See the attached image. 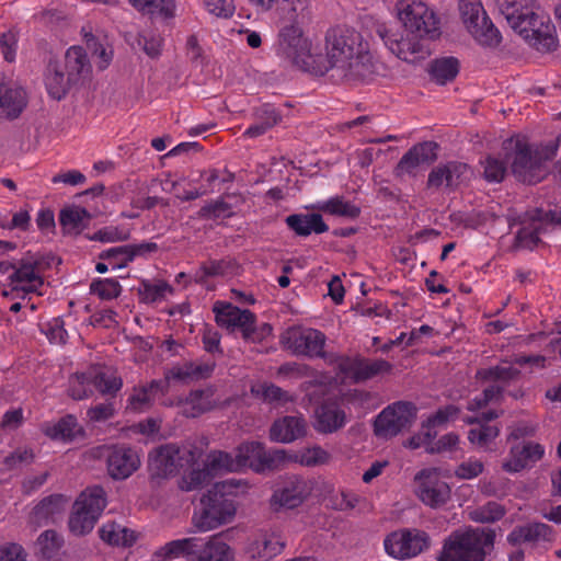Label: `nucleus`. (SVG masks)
<instances>
[{
	"instance_id": "nucleus-1",
	"label": "nucleus",
	"mask_w": 561,
	"mask_h": 561,
	"mask_svg": "<svg viewBox=\"0 0 561 561\" xmlns=\"http://www.w3.org/2000/svg\"><path fill=\"white\" fill-rule=\"evenodd\" d=\"M325 64L316 67V73L329 70L346 81H366L378 71L377 62L362 34L353 27L336 25L324 36Z\"/></svg>"
},
{
	"instance_id": "nucleus-2",
	"label": "nucleus",
	"mask_w": 561,
	"mask_h": 561,
	"mask_svg": "<svg viewBox=\"0 0 561 561\" xmlns=\"http://www.w3.org/2000/svg\"><path fill=\"white\" fill-rule=\"evenodd\" d=\"M510 26L538 50L551 51L558 46L554 25L536 0H494Z\"/></svg>"
},
{
	"instance_id": "nucleus-3",
	"label": "nucleus",
	"mask_w": 561,
	"mask_h": 561,
	"mask_svg": "<svg viewBox=\"0 0 561 561\" xmlns=\"http://www.w3.org/2000/svg\"><path fill=\"white\" fill-rule=\"evenodd\" d=\"M91 72L92 65L85 49L71 46L65 54L64 65L49 61L45 75L47 92L54 100L60 101L72 85L89 80Z\"/></svg>"
},
{
	"instance_id": "nucleus-4",
	"label": "nucleus",
	"mask_w": 561,
	"mask_h": 561,
	"mask_svg": "<svg viewBox=\"0 0 561 561\" xmlns=\"http://www.w3.org/2000/svg\"><path fill=\"white\" fill-rule=\"evenodd\" d=\"M504 149L508 151L507 159L515 178L528 184H536L545 178L546 162L554 157L553 147H534L519 138L505 141Z\"/></svg>"
},
{
	"instance_id": "nucleus-5",
	"label": "nucleus",
	"mask_w": 561,
	"mask_h": 561,
	"mask_svg": "<svg viewBox=\"0 0 561 561\" xmlns=\"http://www.w3.org/2000/svg\"><path fill=\"white\" fill-rule=\"evenodd\" d=\"M241 485L240 480H226L216 483L201 500L202 508L193 515V523L199 531H209L230 523L237 512L233 499L228 495Z\"/></svg>"
},
{
	"instance_id": "nucleus-6",
	"label": "nucleus",
	"mask_w": 561,
	"mask_h": 561,
	"mask_svg": "<svg viewBox=\"0 0 561 561\" xmlns=\"http://www.w3.org/2000/svg\"><path fill=\"white\" fill-rule=\"evenodd\" d=\"M494 540L495 531L488 527L455 531L445 540L438 561H484Z\"/></svg>"
},
{
	"instance_id": "nucleus-7",
	"label": "nucleus",
	"mask_w": 561,
	"mask_h": 561,
	"mask_svg": "<svg viewBox=\"0 0 561 561\" xmlns=\"http://www.w3.org/2000/svg\"><path fill=\"white\" fill-rule=\"evenodd\" d=\"M280 26L274 50L282 60L305 71L316 73L311 55V41L305 35L306 23L279 22Z\"/></svg>"
},
{
	"instance_id": "nucleus-8",
	"label": "nucleus",
	"mask_w": 561,
	"mask_h": 561,
	"mask_svg": "<svg viewBox=\"0 0 561 561\" xmlns=\"http://www.w3.org/2000/svg\"><path fill=\"white\" fill-rule=\"evenodd\" d=\"M106 506V493L102 486L87 488L73 504L69 529L76 536L89 534Z\"/></svg>"
},
{
	"instance_id": "nucleus-9",
	"label": "nucleus",
	"mask_w": 561,
	"mask_h": 561,
	"mask_svg": "<svg viewBox=\"0 0 561 561\" xmlns=\"http://www.w3.org/2000/svg\"><path fill=\"white\" fill-rule=\"evenodd\" d=\"M399 20L419 38L439 36V20L435 12L420 0H399L396 3Z\"/></svg>"
},
{
	"instance_id": "nucleus-10",
	"label": "nucleus",
	"mask_w": 561,
	"mask_h": 561,
	"mask_svg": "<svg viewBox=\"0 0 561 561\" xmlns=\"http://www.w3.org/2000/svg\"><path fill=\"white\" fill-rule=\"evenodd\" d=\"M199 457V449L192 445L165 444L151 454L149 467L152 477L168 478L176 474L181 468L194 465Z\"/></svg>"
},
{
	"instance_id": "nucleus-11",
	"label": "nucleus",
	"mask_w": 561,
	"mask_h": 561,
	"mask_svg": "<svg viewBox=\"0 0 561 561\" xmlns=\"http://www.w3.org/2000/svg\"><path fill=\"white\" fill-rule=\"evenodd\" d=\"M459 12L467 30L480 45L494 47L500 44V31L488 16L481 0H459Z\"/></svg>"
},
{
	"instance_id": "nucleus-12",
	"label": "nucleus",
	"mask_w": 561,
	"mask_h": 561,
	"mask_svg": "<svg viewBox=\"0 0 561 561\" xmlns=\"http://www.w3.org/2000/svg\"><path fill=\"white\" fill-rule=\"evenodd\" d=\"M327 336L317 329L290 327L280 335V344L297 356L328 359L324 352Z\"/></svg>"
},
{
	"instance_id": "nucleus-13",
	"label": "nucleus",
	"mask_w": 561,
	"mask_h": 561,
	"mask_svg": "<svg viewBox=\"0 0 561 561\" xmlns=\"http://www.w3.org/2000/svg\"><path fill=\"white\" fill-rule=\"evenodd\" d=\"M417 409L408 401H397L386 407L376 417L374 433L378 437L391 438L409 430L416 420Z\"/></svg>"
},
{
	"instance_id": "nucleus-14",
	"label": "nucleus",
	"mask_w": 561,
	"mask_h": 561,
	"mask_svg": "<svg viewBox=\"0 0 561 561\" xmlns=\"http://www.w3.org/2000/svg\"><path fill=\"white\" fill-rule=\"evenodd\" d=\"M216 323L229 331L239 329L245 341L256 342L261 337L257 335L255 327L256 317L248 309H240L230 302L216 301L213 306Z\"/></svg>"
},
{
	"instance_id": "nucleus-15",
	"label": "nucleus",
	"mask_w": 561,
	"mask_h": 561,
	"mask_svg": "<svg viewBox=\"0 0 561 561\" xmlns=\"http://www.w3.org/2000/svg\"><path fill=\"white\" fill-rule=\"evenodd\" d=\"M383 546L386 552L398 560H407L422 553L430 547V536L420 529H402L389 534Z\"/></svg>"
},
{
	"instance_id": "nucleus-16",
	"label": "nucleus",
	"mask_w": 561,
	"mask_h": 561,
	"mask_svg": "<svg viewBox=\"0 0 561 561\" xmlns=\"http://www.w3.org/2000/svg\"><path fill=\"white\" fill-rule=\"evenodd\" d=\"M414 482L415 494L426 506L438 508L450 499V486L439 477L436 468L422 469L415 474Z\"/></svg>"
},
{
	"instance_id": "nucleus-17",
	"label": "nucleus",
	"mask_w": 561,
	"mask_h": 561,
	"mask_svg": "<svg viewBox=\"0 0 561 561\" xmlns=\"http://www.w3.org/2000/svg\"><path fill=\"white\" fill-rule=\"evenodd\" d=\"M237 455L240 470L249 467L255 472L276 469L286 460L285 450H266L259 442L241 444L237 448Z\"/></svg>"
},
{
	"instance_id": "nucleus-18",
	"label": "nucleus",
	"mask_w": 561,
	"mask_h": 561,
	"mask_svg": "<svg viewBox=\"0 0 561 561\" xmlns=\"http://www.w3.org/2000/svg\"><path fill=\"white\" fill-rule=\"evenodd\" d=\"M339 371L354 382L368 380L381 373H389L392 365L385 359H367L360 356L337 358Z\"/></svg>"
},
{
	"instance_id": "nucleus-19",
	"label": "nucleus",
	"mask_w": 561,
	"mask_h": 561,
	"mask_svg": "<svg viewBox=\"0 0 561 561\" xmlns=\"http://www.w3.org/2000/svg\"><path fill=\"white\" fill-rule=\"evenodd\" d=\"M140 463L137 450L127 445H114L106 449V469L114 480L129 478L138 470Z\"/></svg>"
},
{
	"instance_id": "nucleus-20",
	"label": "nucleus",
	"mask_w": 561,
	"mask_h": 561,
	"mask_svg": "<svg viewBox=\"0 0 561 561\" xmlns=\"http://www.w3.org/2000/svg\"><path fill=\"white\" fill-rule=\"evenodd\" d=\"M346 422V413L337 398L324 399L314 409L313 428L320 434L336 433Z\"/></svg>"
},
{
	"instance_id": "nucleus-21",
	"label": "nucleus",
	"mask_w": 561,
	"mask_h": 561,
	"mask_svg": "<svg viewBox=\"0 0 561 561\" xmlns=\"http://www.w3.org/2000/svg\"><path fill=\"white\" fill-rule=\"evenodd\" d=\"M311 489L305 479L289 478L280 488L274 491L271 497V507L274 512L296 508L305 501Z\"/></svg>"
},
{
	"instance_id": "nucleus-22",
	"label": "nucleus",
	"mask_w": 561,
	"mask_h": 561,
	"mask_svg": "<svg viewBox=\"0 0 561 561\" xmlns=\"http://www.w3.org/2000/svg\"><path fill=\"white\" fill-rule=\"evenodd\" d=\"M437 149L438 145L434 141H424L414 145L398 162L396 168L397 175H415L420 165L431 164L437 159Z\"/></svg>"
},
{
	"instance_id": "nucleus-23",
	"label": "nucleus",
	"mask_w": 561,
	"mask_h": 561,
	"mask_svg": "<svg viewBox=\"0 0 561 561\" xmlns=\"http://www.w3.org/2000/svg\"><path fill=\"white\" fill-rule=\"evenodd\" d=\"M192 561H234V550L225 541L222 534L196 537Z\"/></svg>"
},
{
	"instance_id": "nucleus-24",
	"label": "nucleus",
	"mask_w": 561,
	"mask_h": 561,
	"mask_svg": "<svg viewBox=\"0 0 561 561\" xmlns=\"http://www.w3.org/2000/svg\"><path fill=\"white\" fill-rule=\"evenodd\" d=\"M307 422L302 415H286L276 420L270 430V437L278 443H291L306 434Z\"/></svg>"
},
{
	"instance_id": "nucleus-25",
	"label": "nucleus",
	"mask_w": 561,
	"mask_h": 561,
	"mask_svg": "<svg viewBox=\"0 0 561 561\" xmlns=\"http://www.w3.org/2000/svg\"><path fill=\"white\" fill-rule=\"evenodd\" d=\"M554 531L551 526L543 523H529L516 526L507 535V542L513 546L522 543H537L539 541H552Z\"/></svg>"
},
{
	"instance_id": "nucleus-26",
	"label": "nucleus",
	"mask_w": 561,
	"mask_h": 561,
	"mask_svg": "<svg viewBox=\"0 0 561 561\" xmlns=\"http://www.w3.org/2000/svg\"><path fill=\"white\" fill-rule=\"evenodd\" d=\"M543 453L540 444L515 445L511 448L508 459L503 462V469L507 472H519L529 463L540 460Z\"/></svg>"
},
{
	"instance_id": "nucleus-27",
	"label": "nucleus",
	"mask_w": 561,
	"mask_h": 561,
	"mask_svg": "<svg viewBox=\"0 0 561 561\" xmlns=\"http://www.w3.org/2000/svg\"><path fill=\"white\" fill-rule=\"evenodd\" d=\"M468 172V165L458 161H450L434 168L427 179L428 187H456Z\"/></svg>"
},
{
	"instance_id": "nucleus-28",
	"label": "nucleus",
	"mask_w": 561,
	"mask_h": 561,
	"mask_svg": "<svg viewBox=\"0 0 561 561\" xmlns=\"http://www.w3.org/2000/svg\"><path fill=\"white\" fill-rule=\"evenodd\" d=\"M26 106L25 91L11 83L0 82V116L14 119Z\"/></svg>"
},
{
	"instance_id": "nucleus-29",
	"label": "nucleus",
	"mask_w": 561,
	"mask_h": 561,
	"mask_svg": "<svg viewBox=\"0 0 561 561\" xmlns=\"http://www.w3.org/2000/svg\"><path fill=\"white\" fill-rule=\"evenodd\" d=\"M168 389L167 381L152 380L148 385L135 387L127 400L126 409L140 413L149 410L157 394H163Z\"/></svg>"
},
{
	"instance_id": "nucleus-30",
	"label": "nucleus",
	"mask_w": 561,
	"mask_h": 561,
	"mask_svg": "<svg viewBox=\"0 0 561 561\" xmlns=\"http://www.w3.org/2000/svg\"><path fill=\"white\" fill-rule=\"evenodd\" d=\"M541 215L542 209L536 208L531 211L529 222H524V226L516 233L515 248L534 250L540 243L539 236L547 231Z\"/></svg>"
},
{
	"instance_id": "nucleus-31",
	"label": "nucleus",
	"mask_w": 561,
	"mask_h": 561,
	"mask_svg": "<svg viewBox=\"0 0 561 561\" xmlns=\"http://www.w3.org/2000/svg\"><path fill=\"white\" fill-rule=\"evenodd\" d=\"M287 227L299 237H308L312 232L324 233L329 226L318 213L293 214L285 218Z\"/></svg>"
},
{
	"instance_id": "nucleus-32",
	"label": "nucleus",
	"mask_w": 561,
	"mask_h": 561,
	"mask_svg": "<svg viewBox=\"0 0 561 561\" xmlns=\"http://www.w3.org/2000/svg\"><path fill=\"white\" fill-rule=\"evenodd\" d=\"M284 548L285 541L280 535L264 533L251 543L249 552L251 557L257 561H270L282 553Z\"/></svg>"
},
{
	"instance_id": "nucleus-33",
	"label": "nucleus",
	"mask_w": 561,
	"mask_h": 561,
	"mask_svg": "<svg viewBox=\"0 0 561 561\" xmlns=\"http://www.w3.org/2000/svg\"><path fill=\"white\" fill-rule=\"evenodd\" d=\"M279 22L309 23L312 20L310 0H277Z\"/></svg>"
},
{
	"instance_id": "nucleus-34",
	"label": "nucleus",
	"mask_w": 561,
	"mask_h": 561,
	"mask_svg": "<svg viewBox=\"0 0 561 561\" xmlns=\"http://www.w3.org/2000/svg\"><path fill=\"white\" fill-rule=\"evenodd\" d=\"M379 33L390 51L407 62H414L422 54V47L417 42L399 37L387 30Z\"/></svg>"
},
{
	"instance_id": "nucleus-35",
	"label": "nucleus",
	"mask_w": 561,
	"mask_h": 561,
	"mask_svg": "<svg viewBox=\"0 0 561 561\" xmlns=\"http://www.w3.org/2000/svg\"><path fill=\"white\" fill-rule=\"evenodd\" d=\"M11 283L25 285L20 289L24 293H35L44 284L43 278L36 271V263L21 261L14 273L10 275Z\"/></svg>"
},
{
	"instance_id": "nucleus-36",
	"label": "nucleus",
	"mask_w": 561,
	"mask_h": 561,
	"mask_svg": "<svg viewBox=\"0 0 561 561\" xmlns=\"http://www.w3.org/2000/svg\"><path fill=\"white\" fill-rule=\"evenodd\" d=\"M99 533L101 539L112 546L129 547L136 541L133 530L114 522L104 524Z\"/></svg>"
},
{
	"instance_id": "nucleus-37",
	"label": "nucleus",
	"mask_w": 561,
	"mask_h": 561,
	"mask_svg": "<svg viewBox=\"0 0 561 561\" xmlns=\"http://www.w3.org/2000/svg\"><path fill=\"white\" fill-rule=\"evenodd\" d=\"M459 72V61L455 57H444L432 61L430 67L431 79L438 84L453 81Z\"/></svg>"
},
{
	"instance_id": "nucleus-38",
	"label": "nucleus",
	"mask_w": 561,
	"mask_h": 561,
	"mask_svg": "<svg viewBox=\"0 0 561 561\" xmlns=\"http://www.w3.org/2000/svg\"><path fill=\"white\" fill-rule=\"evenodd\" d=\"M80 432L81 427L79 426L77 419L70 414L61 417L53 425H47L44 430L46 436L65 442L72 440L78 434H80Z\"/></svg>"
},
{
	"instance_id": "nucleus-39",
	"label": "nucleus",
	"mask_w": 561,
	"mask_h": 561,
	"mask_svg": "<svg viewBox=\"0 0 561 561\" xmlns=\"http://www.w3.org/2000/svg\"><path fill=\"white\" fill-rule=\"evenodd\" d=\"M317 208L330 215L355 219L360 215V207L345 201L342 196H334L325 202L319 203Z\"/></svg>"
},
{
	"instance_id": "nucleus-40",
	"label": "nucleus",
	"mask_w": 561,
	"mask_h": 561,
	"mask_svg": "<svg viewBox=\"0 0 561 561\" xmlns=\"http://www.w3.org/2000/svg\"><path fill=\"white\" fill-rule=\"evenodd\" d=\"M90 218L88 210L80 207L65 208L59 214L60 225L68 233H80Z\"/></svg>"
},
{
	"instance_id": "nucleus-41",
	"label": "nucleus",
	"mask_w": 561,
	"mask_h": 561,
	"mask_svg": "<svg viewBox=\"0 0 561 561\" xmlns=\"http://www.w3.org/2000/svg\"><path fill=\"white\" fill-rule=\"evenodd\" d=\"M520 371L511 364H501L489 368H481L477 371L476 377L483 381H495L508 383L518 378Z\"/></svg>"
},
{
	"instance_id": "nucleus-42",
	"label": "nucleus",
	"mask_w": 561,
	"mask_h": 561,
	"mask_svg": "<svg viewBox=\"0 0 561 561\" xmlns=\"http://www.w3.org/2000/svg\"><path fill=\"white\" fill-rule=\"evenodd\" d=\"M195 542L196 537L172 540L161 547L157 554L163 558L183 557L186 561H192Z\"/></svg>"
},
{
	"instance_id": "nucleus-43",
	"label": "nucleus",
	"mask_w": 561,
	"mask_h": 561,
	"mask_svg": "<svg viewBox=\"0 0 561 561\" xmlns=\"http://www.w3.org/2000/svg\"><path fill=\"white\" fill-rule=\"evenodd\" d=\"M277 373L278 375L294 378L314 377L313 380L309 381L310 386L323 385L325 379H328L324 374H318L309 365L296 362H289L280 365Z\"/></svg>"
},
{
	"instance_id": "nucleus-44",
	"label": "nucleus",
	"mask_w": 561,
	"mask_h": 561,
	"mask_svg": "<svg viewBox=\"0 0 561 561\" xmlns=\"http://www.w3.org/2000/svg\"><path fill=\"white\" fill-rule=\"evenodd\" d=\"M39 552L46 561H58L59 552L64 546V538L55 530H46L37 538Z\"/></svg>"
},
{
	"instance_id": "nucleus-45",
	"label": "nucleus",
	"mask_w": 561,
	"mask_h": 561,
	"mask_svg": "<svg viewBox=\"0 0 561 561\" xmlns=\"http://www.w3.org/2000/svg\"><path fill=\"white\" fill-rule=\"evenodd\" d=\"M129 2L145 14L172 18L175 11L174 0H129Z\"/></svg>"
},
{
	"instance_id": "nucleus-46",
	"label": "nucleus",
	"mask_w": 561,
	"mask_h": 561,
	"mask_svg": "<svg viewBox=\"0 0 561 561\" xmlns=\"http://www.w3.org/2000/svg\"><path fill=\"white\" fill-rule=\"evenodd\" d=\"M234 263L230 260H209L203 263L195 274L198 283H204L208 277L226 276L233 272Z\"/></svg>"
},
{
	"instance_id": "nucleus-47",
	"label": "nucleus",
	"mask_w": 561,
	"mask_h": 561,
	"mask_svg": "<svg viewBox=\"0 0 561 561\" xmlns=\"http://www.w3.org/2000/svg\"><path fill=\"white\" fill-rule=\"evenodd\" d=\"M206 465L214 476L222 471L233 472L240 470L238 455L236 454L233 457L231 454L221 450L211 451L207 457Z\"/></svg>"
},
{
	"instance_id": "nucleus-48",
	"label": "nucleus",
	"mask_w": 561,
	"mask_h": 561,
	"mask_svg": "<svg viewBox=\"0 0 561 561\" xmlns=\"http://www.w3.org/2000/svg\"><path fill=\"white\" fill-rule=\"evenodd\" d=\"M90 382L105 396H115L123 386L121 377L108 370H99L91 375Z\"/></svg>"
},
{
	"instance_id": "nucleus-49",
	"label": "nucleus",
	"mask_w": 561,
	"mask_h": 561,
	"mask_svg": "<svg viewBox=\"0 0 561 561\" xmlns=\"http://www.w3.org/2000/svg\"><path fill=\"white\" fill-rule=\"evenodd\" d=\"M211 409L210 396L204 390H193L186 398L184 414L188 417H196Z\"/></svg>"
},
{
	"instance_id": "nucleus-50",
	"label": "nucleus",
	"mask_w": 561,
	"mask_h": 561,
	"mask_svg": "<svg viewBox=\"0 0 561 561\" xmlns=\"http://www.w3.org/2000/svg\"><path fill=\"white\" fill-rule=\"evenodd\" d=\"M99 259L107 261L112 270H118L126 267L133 261V253L126 244L102 251Z\"/></svg>"
},
{
	"instance_id": "nucleus-51",
	"label": "nucleus",
	"mask_w": 561,
	"mask_h": 561,
	"mask_svg": "<svg viewBox=\"0 0 561 561\" xmlns=\"http://www.w3.org/2000/svg\"><path fill=\"white\" fill-rule=\"evenodd\" d=\"M65 499L62 495L54 494L43 499L33 510L36 519L53 518L62 511Z\"/></svg>"
},
{
	"instance_id": "nucleus-52",
	"label": "nucleus",
	"mask_w": 561,
	"mask_h": 561,
	"mask_svg": "<svg viewBox=\"0 0 561 561\" xmlns=\"http://www.w3.org/2000/svg\"><path fill=\"white\" fill-rule=\"evenodd\" d=\"M504 515V507L494 501H490L469 513L470 518L477 523H494L500 520Z\"/></svg>"
},
{
	"instance_id": "nucleus-53",
	"label": "nucleus",
	"mask_w": 561,
	"mask_h": 561,
	"mask_svg": "<svg viewBox=\"0 0 561 561\" xmlns=\"http://www.w3.org/2000/svg\"><path fill=\"white\" fill-rule=\"evenodd\" d=\"M90 290L101 299L110 300L119 296L122 287L114 278H99L91 283Z\"/></svg>"
},
{
	"instance_id": "nucleus-54",
	"label": "nucleus",
	"mask_w": 561,
	"mask_h": 561,
	"mask_svg": "<svg viewBox=\"0 0 561 561\" xmlns=\"http://www.w3.org/2000/svg\"><path fill=\"white\" fill-rule=\"evenodd\" d=\"M214 477L207 465L204 469H193L181 480L180 488L184 491H193L203 488Z\"/></svg>"
},
{
	"instance_id": "nucleus-55",
	"label": "nucleus",
	"mask_w": 561,
	"mask_h": 561,
	"mask_svg": "<svg viewBox=\"0 0 561 561\" xmlns=\"http://www.w3.org/2000/svg\"><path fill=\"white\" fill-rule=\"evenodd\" d=\"M171 290V286L165 282L151 283L142 280L139 294L145 302H156L164 298L165 294Z\"/></svg>"
},
{
	"instance_id": "nucleus-56",
	"label": "nucleus",
	"mask_w": 561,
	"mask_h": 561,
	"mask_svg": "<svg viewBox=\"0 0 561 561\" xmlns=\"http://www.w3.org/2000/svg\"><path fill=\"white\" fill-rule=\"evenodd\" d=\"M330 459V455L320 446H313L304 449L296 455V460L306 467H316L319 465L327 463Z\"/></svg>"
},
{
	"instance_id": "nucleus-57",
	"label": "nucleus",
	"mask_w": 561,
	"mask_h": 561,
	"mask_svg": "<svg viewBox=\"0 0 561 561\" xmlns=\"http://www.w3.org/2000/svg\"><path fill=\"white\" fill-rule=\"evenodd\" d=\"M41 331L47 336L51 343L65 344L67 340V331L65 322L60 317L53 318L51 320L41 325Z\"/></svg>"
},
{
	"instance_id": "nucleus-58",
	"label": "nucleus",
	"mask_w": 561,
	"mask_h": 561,
	"mask_svg": "<svg viewBox=\"0 0 561 561\" xmlns=\"http://www.w3.org/2000/svg\"><path fill=\"white\" fill-rule=\"evenodd\" d=\"M499 433V427L490 424H481L479 427L469 431L468 439L471 444L482 447L495 439Z\"/></svg>"
},
{
	"instance_id": "nucleus-59",
	"label": "nucleus",
	"mask_w": 561,
	"mask_h": 561,
	"mask_svg": "<svg viewBox=\"0 0 561 561\" xmlns=\"http://www.w3.org/2000/svg\"><path fill=\"white\" fill-rule=\"evenodd\" d=\"M262 397L264 401L278 405H285L294 401V397L288 391L274 383H265L262 386Z\"/></svg>"
},
{
	"instance_id": "nucleus-60",
	"label": "nucleus",
	"mask_w": 561,
	"mask_h": 561,
	"mask_svg": "<svg viewBox=\"0 0 561 561\" xmlns=\"http://www.w3.org/2000/svg\"><path fill=\"white\" fill-rule=\"evenodd\" d=\"M460 413V409L455 404H448L443 408H439L433 415H431L425 426L435 427L445 425L450 420H455L458 417Z\"/></svg>"
},
{
	"instance_id": "nucleus-61",
	"label": "nucleus",
	"mask_w": 561,
	"mask_h": 561,
	"mask_svg": "<svg viewBox=\"0 0 561 561\" xmlns=\"http://www.w3.org/2000/svg\"><path fill=\"white\" fill-rule=\"evenodd\" d=\"M129 236L130 233L127 229L107 226L94 232L91 240L100 242H117L127 240Z\"/></svg>"
},
{
	"instance_id": "nucleus-62",
	"label": "nucleus",
	"mask_w": 561,
	"mask_h": 561,
	"mask_svg": "<svg viewBox=\"0 0 561 561\" xmlns=\"http://www.w3.org/2000/svg\"><path fill=\"white\" fill-rule=\"evenodd\" d=\"M254 118L268 129L273 128L282 121L279 112L272 104H263L257 107L254 112Z\"/></svg>"
},
{
	"instance_id": "nucleus-63",
	"label": "nucleus",
	"mask_w": 561,
	"mask_h": 561,
	"mask_svg": "<svg viewBox=\"0 0 561 561\" xmlns=\"http://www.w3.org/2000/svg\"><path fill=\"white\" fill-rule=\"evenodd\" d=\"M205 9L217 18L228 19L234 13L232 0H203Z\"/></svg>"
},
{
	"instance_id": "nucleus-64",
	"label": "nucleus",
	"mask_w": 561,
	"mask_h": 561,
	"mask_svg": "<svg viewBox=\"0 0 561 561\" xmlns=\"http://www.w3.org/2000/svg\"><path fill=\"white\" fill-rule=\"evenodd\" d=\"M35 455L31 448H16L3 460L8 469H15L22 465H30L34 461Z\"/></svg>"
}]
</instances>
